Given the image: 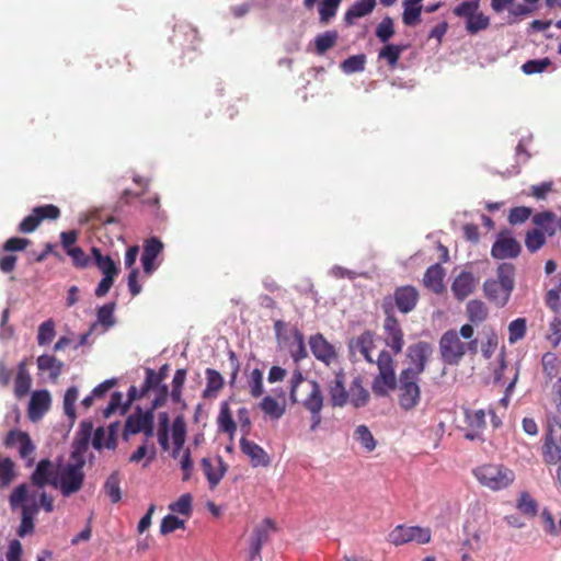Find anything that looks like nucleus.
Instances as JSON below:
<instances>
[{"instance_id": "34", "label": "nucleus", "mask_w": 561, "mask_h": 561, "mask_svg": "<svg viewBox=\"0 0 561 561\" xmlns=\"http://www.w3.org/2000/svg\"><path fill=\"white\" fill-rule=\"evenodd\" d=\"M294 341L289 344L288 351L296 364H299L302 359L308 356V352L305 345V336L298 329L291 331Z\"/></svg>"}, {"instance_id": "10", "label": "nucleus", "mask_w": 561, "mask_h": 561, "mask_svg": "<svg viewBox=\"0 0 561 561\" xmlns=\"http://www.w3.org/2000/svg\"><path fill=\"white\" fill-rule=\"evenodd\" d=\"M432 533L430 528L420 526H397L388 536L389 542L394 546H402L415 541L419 545H425L431 541Z\"/></svg>"}, {"instance_id": "7", "label": "nucleus", "mask_w": 561, "mask_h": 561, "mask_svg": "<svg viewBox=\"0 0 561 561\" xmlns=\"http://www.w3.org/2000/svg\"><path fill=\"white\" fill-rule=\"evenodd\" d=\"M420 376L410 369H402L398 378V403L404 411L414 410L421 401Z\"/></svg>"}, {"instance_id": "16", "label": "nucleus", "mask_w": 561, "mask_h": 561, "mask_svg": "<svg viewBox=\"0 0 561 561\" xmlns=\"http://www.w3.org/2000/svg\"><path fill=\"white\" fill-rule=\"evenodd\" d=\"M419 291L411 285L400 286L396 288L392 296L385 297L383 299H390L392 309L394 306L402 313L411 312L419 301Z\"/></svg>"}, {"instance_id": "45", "label": "nucleus", "mask_w": 561, "mask_h": 561, "mask_svg": "<svg viewBox=\"0 0 561 561\" xmlns=\"http://www.w3.org/2000/svg\"><path fill=\"white\" fill-rule=\"evenodd\" d=\"M159 425H158V442L163 450H168L169 445V426H170V417L167 412H160L158 415Z\"/></svg>"}, {"instance_id": "40", "label": "nucleus", "mask_w": 561, "mask_h": 561, "mask_svg": "<svg viewBox=\"0 0 561 561\" xmlns=\"http://www.w3.org/2000/svg\"><path fill=\"white\" fill-rule=\"evenodd\" d=\"M261 410L273 420L280 419L285 411V403H279L276 399L271 396H266L260 403Z\"/></svg>"}, {"instance_id": "62", "label": "nucleus", "mask_w": 561, "mask_h": 561, "mask_svg": "<svg viewBox=\"0 0 561 561\" xmlns=\"http://www.w3.org/2000/svg\"><path fill=\"white\" fill-rule=\"evenodd\" d=\"M55 336V323L51 319L43 322L38 328L37 342L39 345H46Z\"/></svg>"}, {"instance_id": "30", "label": "nucleus", "mask_w": 561, "mask_h": 561, "mask_svg": "<svg viewBox=\"0 0 561 561\" xmlns=\"http://www.w3.org/2000/svg\"><path fill=\"white\" fill-rule=\"evenodd\" d=\"M32 385V378L26 367V362L22 360L18 365V373L14 380V394L21 399L25 397Z\"/></svg>"}, {"instance_id": "49", "label": "nucleus", "mask_w": 561, "mask_h": 561, "mask_svg": "<svg viewBox=\"0 0 561 561\" xmlns=\"http://www.w3.org/2000/svg\"><path fill=\"white\" fill-rule=\"evenodd\" d=\"M517 508L528 517H535L538 513V504L529 493L523 492L517 501Z\"/></svg>"}, {"instance_id": "3", "label": "nucleus", "mask_w": 561, "mask_h": 561, "mask_svg": "<svg viewBox=\"0 0 561 561\" xmlns=\"http://www.w3.org/2000/svg\"><path fill=\"white\" fill-rule=\"evenodd\" d=\"M442 360L449 366H458L466 354L474 356L478 353V340L463 342L455 330L446 331L439 339Z\"/></svg>"}, {"instance_id": "36", "label": "nucleus", "mask_w": 561, "mask_h": 561, "mask_svg": "<svg viewBox=\"0 0 561 561\" xmlns=\"http://www.w3.org/2000/svg\"><path fill=\"white\" fill-rule=\"evenodd\" d=\"M423 0H404L402 21L408 26H414L420 22Z\"/></svg>"}, {"instance_id": "6", "label": "nucleus", "mask_w": 561, "mask_h": 561, "mask_svg": "<svg viewBox=\"0 0 561 561\" xmlns=\"http://www.w3.org/2000/svg\"><path fill=\"white\" fill-rule=\"evenodd\" d=\"M376 364L378 375L373 380L371 390L377 397H387L398 385L394 373V362L387 351H381Z\"/></svg>"}, {"instance_id": "35", "label": "nucleus", "mask_w": 561, "mask_h": 561, "mask_svg": "<svg viewBox=\"0 0 561 561\" xmlns=\"http://www.w3.org/2000/svg\"><path fill=\"white\" fill-rule=\"evenodd\" d=\"M405 48L404 45L385 44L378 53V59L386 60L389 68L394 69Z\"/></svg>"}, {"instance_id": "64", "label": "nucleus", "mask_w": 561, "mask_h": 561, "mask_svg": "<svg viewBox=\"0 0 561 561\" xmlns=\"http://www.w3.org/2000/svg\"><path fill=\"white\" fill-rule=\"evenodd\" d=\"M114 308L115 304H106L99 308L98 310V322L101 323L104 328H110L114 324Z\"/></svg>"}, {"instance_id": "12", "label": "nucleus", "mask_w": 561, "mask_h": 561, "mask_svg": "<svg viewBox=\"0 0 561 561\" xmlns=\"http://www.w3.org/2000/svg\"><path fill=\"white\" fill-rule=\"evenodd\" d=\"M59 216L60 209L53 204L37 206L19 224L18 231L31 233L37 229L43 220H56Z\"/></svg>"}, {"instance_id": "18", "label": "nucleus", "mask_w": 561, "mask_h": 561, "mask_svg": "<svg viewBox=\"0 0 561 561\" xmlns=\"http://www.w3.org/2000/svg\"><path fill=\"white\" fill-rule=\"evenodd\" d=\"M59 465H54L49 459L38 461L31 476V482L37 488L51 485L55 488Z\"/></svg>"}, {"instance_id": "21", "label": "nucleus", "mask_w": 561, "mask_h": 561, "mask_svg": "<svg viewBox=\"0 0 561 561\" xmlns=\"http://www.w3.org/2000/svg\"><path fill=\"white\" fill-rule=\"evenodd\" d=\"M328 391L333 407H344L348 402V391L345 388V373L342 368L334 373V379L330 381Z\"/></svg>"}, {"instance_id": "37", "label": "nucleus", "mask_w": 561, "mask_h": 561, "mask_svg": "<svg viewBox=\"0 0 561 561\" xmlns=\"http://www.w3.org/2000/svg\"><path fill=\"white\" fill-rule=\"evenodd\" d=\"M37 367L39 370L49 371V377L53 380H56L62 371L64 363L57 359L55 356L41 355L37 358Z\"/></svg>"}, {"instance_id": "31", "label": "nucleus", "mask_w": 561, "mask_h": 561, "mask_svg": "<svg viewBox=\"0 0 561 561\" xmlns=\"http://www.w3.org/2000/svg\"><path fill=\"white\" fill-rule=\"evenodd\" d=\"M369 392L364 388L360 377H355L348 390V401L355 408L365 407L369 401Z\"/></svg>"}, {"instance_id": "15", "label": "nucleus", "mask_w": 561, "mask_h": 561, "mask_svg": "<svg viewBox=\"0 0 561 561\" xmlns=\"http://www.w3.org/2000/svg\"><path fill=\"white\" fill-rule=\"evenodd\" d=\"M309 346L312 355L319 362L331 366L339 359L336 347L331 344L322 333H316L309 337Z\"/></svg>"}, {"instance_id": "9", "label": "nucleus", "mask_w": 561, "mask_h": 561, "mask_svg": "<svg viewBox=\"0 0 561 561\" xmlns=\"http://www.w3.org/2000/svg\"><path fill=\"white\" fill-rule=\"evenodd\" d=\"M382 310L386 314L383 322V329L386 333L385 342L387 346H389L391 351L397 355L401 353L404 345L403 331L398 319L392 313L390 299H383Z\"/></svg>"}, {"instance_id": "38", "label": "nucleus", "mask_w": 561, "mask_h": 561, "mask_svg": "<svg viewBox=\"0 0 561 561\" xmlns=\"http://www.w3.org/2000/svg\"><path fill=\"white\" fill-rule=\"evenodd\" d=\"M37 506L36 504L32 505H22V520L21 525L18 529V535L20 537H24L27 534L33 533L34 530V515L37 513Z\"/></svg>"}, {"instance_id": "27", "label": "nucleus", "mask_w": 561, "mask_h": 561, "mask_svg": "<svg viewBox=\"0 0 561 561\" xmlns=\"http://www.w3.org/2000/svg\"><path fill=\"white\" fill-rule=\"evenodd\" d=\"M445 271L440 264L430 266L423 277L424 286L435 294H442L445 290L444 285Z\"/></svg>"}, {"instance_id": "43", "label": "nucleus", "mask_w": 561, "mask_h": 561, "mask_svg": "<svg viewBox=\"0 0 561 561\" xmlns=\"http://www.w3.org/2000/svg\"><path fill=\"white\" fill-rule=\"evenodd\" d=\"M15 465L9 457L0 456V488H8L15 478Z\"/></svg>"}, {"instance_id": "13", "label": "nucleus", "mask_w": 561, "mask_h": 561, "mask_svg": "<svg viewBox=\"0 0 561 561\" xmlns=\"http://www.w3.org/2000/svg\"><path fill=\"white\" fill-rule=\"evenodd\" d=\"M277 527L273 519L264 518L257 524L249 540L250 561H261V550L264 543L270 540L272 534L276 533Z\"/></svg>"}, {"instance_id": "56", "label": "nucleus", "mask_w": 561, "mask_h": 561, "mask_svg": "<svg viewBox=\"0 0 561 561\" xmlns=\"http://www.w3.org/2000/svg\"><path fill=\"white\" fill-rule=\"evenodd\" d=\"M394 35L393 20L390 16H386L376 27L377 38L385 44H388L390 38Z\"/></svg>"}, {"instance_id": "4", "label": "nucleus", "mask_w": 561, "mask_h": 561, "mask_svg": "<svg viewBox=\"0 0 561 561\" xmlns=\"http://www.w3.org/2000/svg\"><path fill=\"white\" fill-rule=\"evenodd\" d=\"M73 462L59 465L55 488L59 489L64 496L78 492L84 481L83 466L85 463L78 450L71 454Z\"/></svg>"}, {"instance_id": "2", "label": "nucleus", "mask_w": 561, "mask_h": 561, "mask_svg": "<svg viewBox=\"0 0 561 561\" xmlns=\"http://www.w3.org/2000/svg\"><path fill=\"white\" fill-rule=\"evenodd\" d=\"M516 268L512 263H501L496 268V278L483 283V293L488 300L499 308L507 305L515 287Z\"/></svg>"}, {"instance_id": "29", "label": "nucleus", "mask_w": 561, "mask_h": 561, "mask_svg": "<svg viewBox=\"0 0 561 561\" xmlns=\"http://www.w3.org/2000/svg\"><path fill=\"white\" fill-rule=\"evenodd\" d=\"M206 375V387L203 390L204 399H215L217 398L219 391L224 388L225 380L224 377L214 368H207L205 370Z\"/></svg>"}, {"instance_id": "58", "label": "nucleus", "mask_w": 561, "mask_h": 561, "mask_svg": "<svg viewBox=\"0 0 561 561\" xmlns=\"http://www.w3.org/2000/svg\"><path fill=\"white\" fill-rule=\"evenodd\" d=\"M77 400L78 389L76 387L68 388L64 397V411L71 422L76 420L75 403Z\"/></svg>"}, {"instance_id": "59", "label": "nucleus", "mask_w": 561, "mask_h": 561, "mask_svg": "<svg viewBox=\"0 0 561 561\" xmlns=\"http://www.w3.org/2000/svg\"><path fill=\"white\" fill-rule=\"evenodd\" d=\"M534 11V8L522 4V3H515L511 4L508 9V23L514 24L519 22L523 18L531 14Z\"/></svg>"}, {"instance_id": "57", "label": "nucleus", "mask_w": 561, "mask_h": 561, "mask_svg": "<svg viewBox=\"0 0 561 561\" xmlns=\"http://www.w3.org/2000/svg\"><path fill=\"white\" fill-rule=\"evenodd\" d=\"M526 334V320L524 318H517L513 320L508 325V341L511 344L522 340Z\"/></svg>"}, {"instance_id": "22", "label": "nucleus", "mask_w": 561, "mask_h": 561, "mask_svg": "<svg viewBox=\"0 0 561 561\" xmlns=\"http://www.w3.org/2000/svg\"><path fill=\"white\" fill-rule=\"evenodd\" d=\"M51 403L50 394L47 390H36L32 393L28 403V417L32 421L41 420L49 410Z\"/></svg>"}, {"instance_id": "17", "label": "nucleus", "mask_w": 561, "mask_h": 561, "mask_svg": "<svg viewBox=\"0 0 561 561\" xmlns=\"http://www.w3.org/2000/svg\"><path fill=\"white\" fill-rule=\"evenodd\" d=\"M19 444V455L26 461V466L30 467L34 462L33 454L35 451V445L33 444L30 435L26 432L19 430H11L4 439L5 447H13Z\"/></svg>"}, {"instance_id": "24", "label": "nucleus", "mask_w": 561, "mask_h": 561, "mask_svg": "<svg viewBox=\"0 0 561 561\" xmlns=\"http://www.w3.org/2000/svg\"><path fill=\"white\" fill-rule=\"evenodd\" d=\"M216 461V467H214L209 458H203L201 462L210 490H214L219 484L228 470V465L224 461L222 457L218 456Z\"/></svg>"}, {"instance_id": "46", "label": "nucleus", "mask_w": 561, "mask_h": 561, "mask_svg": "<svg viewBox=\"0 0 561 561\" xmlns=\"http://www.w3.org/2000/svg\"><path fill=\"white\" fill-rule=\"evenodd\" d=\"M172 438L176 449H182L186 439V423L183 415H178L173 421Z\"/></svg>"}, {"instance_id": "55", "label": "nucleus", "mask_w": 561, "mask_h": 561, "mask_svg": "<svg viewBox=\"0 0 561 561\" xmlns=\"http://www.w3.org/2000/svg\"><path fill=\"white\" fill-rule=\"evenodd\" d=\"M546 243V237L539 229L529 230L525 237V245L531 253L538 251Z\"/></svg>"}, {"instance_id": "61", "label": "nucleus", "mask_w": 561, "mask_h": 561, "mask_svg": "<svg viewBox=\"0 0 561 561\" xmlns=\"http://www.w3.org/2000/svg\"><path fill=\"white\" fill-rule=\"evenodd\" d=\"M185 522L178 516L170 514L162 518L160 525V533L163 535L170 534L176 529H184Z\"/></svg>"}, {"instance_id": "26", "label": "nucleus", "mask_w": 561, "mask_h": 561, "mask_svg": "<svg viewBox=\"0 0 561 561\" xmlns=\"http://www.w3.org/2000/svg\"><path fill=\"white\" fill-rule=\"evenodd\" d=\"M148 422H153L152 409L142 412L141 409L138 408L135 413L127 417L124 427V436L126 437L128 434L135 435L141 433Z\"/></svg>"}, {"instance_id": "63", "label": "nucleus", "mask_w": 561, "mask_h": 561, "mask_svg": "<svg viewBox=\"0 0 561 561\" xmlns=\"http://www.w3.org/2000/svg\"><path fill=\"white\" fill-rule=\"evenodd\" d=\"M479 7V0H466L454 9V13L457 16L466 18L468 21L476 12H478Z\"/></svg>"}, {"instance_id": "50", "label": "nucleus", "mask_w": 561, "mask_h": 561, "mask_svg": "<svg viewBox=\"0 0 561 561\" xmlns=\"http://www.w3.org/2000/svg\"><path fill=\"white\" fill-rule=\"evenodd\" d=\"M337 41V33L332 32H324L320 35H318L314 39L316 50L317 54L323 55L327 50L332 48Z\"/></svg>"}, {"instance_id": "19", "label": "nucleus", "mask_w": 561, "mask_h": 561, "mask_svg": "<svg viewBox=\"0 0 561 561\" xmlns=\"http://www.w3.org/2000/svg\"><path fill=\"white\" fill-rule=\"evenodd\" d=\"M408 351V357L413 366L408 367L407 369H410L415 375L421 376V374L424 373L428 358L433 353L432 345L427 342L420 341L411 345Z\"/></svg>"}, {"instance_id": "47", "label": "nucleus", "mask_w": 561, "mask_h": 561, "mask_svg": "<svg viewBox=\"0 0 561 561\" xmlns=\"http://www.w3.org/2000/svg\"><path fill=\"white\" fill-rule=\"evenodd\" d=\"M354 438L360 443L367 453L376 448V440L366 425H358L354 432Z\"/></svg>"}, {"instance_id": "41", "label": "nucleus", "mask_w": 561, "mask_h": 561, "mask_svg": "<svg viewBox=\"0 0 561 561\" xmlns=\"http://www.w3.org/2000/svg\"><path fill=\"white\" fill-rule=\"evenodd\" d=\"M121 479H119V473L117 471H114L113 473H111L104 485H103V489H104V492L105 494L110 497L111 502L112 503H118L122 499V491H121Z\"/></svg>"}, {"instance_id": "39", "label": "nucleus", "mask_w": 561, "mask_h": 561, "mask_svg": "<svg viewBox=\"0 0 561 561\" xmlns=\"http://www.w3.org/2000/svg\"><path fill=\"white\" fill-rule=\"evenodd\" d=\"M91 252L94 257V263L96 267L103 273V275L118 274V267L116 266L115 262L111 259L110 255H103L100 249L98 248H92Z\"/></svg>"}, {"instance_id": "14", "label": "nucleus", "mask_w": 561, "mask_h": 561, "mask_svg": "<svg viewBox=\"0 0 561 561\" xmlns=\"http://www.w3.org/2000/svg\"><path fill=\"white\" fill-rule=\"evenodd\" d=\"M522 252L520 243L507 229L497 233L491 248V255L496 260L516 259Z\"/></svg>"}, {"instance_id": "51", "label": "nucleus", "mask_w": 561, "mask_h": 561, "mask_svg": "<svg viewBox=\"0 0 561 561\" xmlns=\"http://www.w3.org/2000/svg\"><path fill=\"white\" fill-rule=\"evenodd\" d=\"M192 502L193 497L190 493L182 494L178 501L171 503L169 505V510L172 513H178L181 515H184L186 517H190L192 515Z\"/></svg>"}, {"instance_id": "32", "label": "nucleus", "mask_w": 561, "mask_h": 561, "mask_svg": "<svg viewBox=\"0 0 561 561\" xmlns=\"http://www.w3.org/2000/svg\"><path fill=\"white\" fill-rule=\"evenodd\" d=\"M217 425L220 432L229 434L230 436H233L237 431V424L232 419V413L227 401L220 403Z\"/></svg>"}, {"instance_id": "54", "label": "nucleus", "mask_w": 561, "mask_h": 561, "mask_svg": "<svg viewBox=\"0 0 561 561\" xmlns=\"http://www.w3.org/2000/svg\"><path fill=\"white\" fill-rule=\"evenodd\" d=\"M248 385L250 393L253 398H259L263 394V373L259 368H254L248 376Z\"/></svg>"}, {"instance_id": "52", "label": "nucleus", "mask_w": 561, "mask_h": 561, "mask_svg": "<svg viewBox=\"0 0 561 561\" xmlns=\"http://www.w3.org/2000/svg\"><path fill=\"white\" fill-rule=\"evenodd\" d=\"M554 220L556 215L549 210L540 211L533 216V222L536 226L541 227L549 236H553L556 233V230L552 227Z\"/></svg>"}, {"instance_id": "23", "label": "nucleus", "mask_w": 561, "mask_h": 561, "mask_svg": "<svg viewBox=\"0 0 561 561\" xmlns=\"http://www.w3.org/2000/svg\"><path fill=\"white\" fill-rule=\"evenodd\" d=\"M240 449L250 458L252 467H267L271 462L267 453L260 445L244 436L240 439Z\"/></svg>"}, {"instance_id": "44", "label": "nucleus", "mask_w": 561, "mask_h": 561, "mask_svg": "<svg viewBox=\"0 0 561 561\" xmlns=\"http://www.w3.org/2000/svg\"><path fill=\"white\" fill-rule=\"evenodd\" d=\"M342 0H321L319 4V19L322 24H328L337 12Z\"/></svg>"}, {"instance_id": "48", "label": "nucleus", "mask_w": 561, "mask_h": 561, "mask_svg": "<svg viewBox=\"0 0 561 561\" xmlns=\"http://www.w3.org/2000/svg\"><path fill=\"white\" fill-rule=\"evenodd\" d=\"M366 56L364 54L353 55L346 58L341 64V69L344 73L351 75L360 72L365 69Z\"/></svg>"}, {"instance_id": "20", "label": "nucleus", "mask_w": 561, "mask_h": 561, "mask_svg": "<svg viewBox=\"0 0 561 561\" xmlns=\"http://www.w3.org/2000/svg\"><path fill=\"white\" fill-rule=\"evenodd\" d=\"M479 278L469 271H461L454 279L451 284V293L454 297L462 301L469 297L476 289Z\"/></svg>"}, {"instance_id": "28", "label": "nucleus", "mask_w": 561, "mask_h": 561, "mask_svg": "<svg viewBox=\"0 0 561 561\" xmlns=\"http://www.w3.org/2000/svg\"><path fill=\"white\" fill-rule=\"evenodd\" d=\"M376 7V0H355L344 15V22L351 26L354 21L370 14Z\"/></svg>"}, {"instance_id": "8", "label": "nucleus", "mask_w": 561, "mask_h": 561, "mask_svg": "<svg viewBox=\"0 0 561 561\" xmlns=\"http://www.w3.org/2000/svg\"><path fill=\"white\" fill-rule=\"evenodd\" d=\"M541 455L547 466L558 463L561 458V422L556 417L548 421Z\"/></svg>"}, {"instance_id": "53", "label": "nucleus", "mask_w": 561, "mask_h": 561, "mask_svg": "<svg viewBox=\"0 0 561 561\" xmlns=\"http://www.w3.org/2000/svg\"><path fill=\"white\" fill-rule=\"evenodd\" d=\"M490 19L482 12H476L466 23V30L469 34H477L480 31L488 28Z\"/></svg>"}, {"instance_id": "1", "label": "nucleus", "mask_w": 561, "mask_h": 561, "mask_svg": "<svg viewBox=\"0 0 561 561\" xmlns=\"http://www.w3.org/2000/svg\"><path fill=\"white\" fill-rule=\"evenodd\" d=\"M289 398L293 403H301L311 413V431L321 423V410L323 408V394L318 381L307 379L297 368L289 380Z\"/></svg>"}, {"instance_id": "42", "label": "nucleus", "mask_w": 561, "mask_h": 561, "mask_svg": "<svg viewBox=\"0 0 561 561\" xmlns=\"http://www.w3.org/2000/svg\"><path fill=\"white\" fill-rule=\"evenodd\" d=\"M541 364L543 374L549 380L557 377L561 365V360L558 358L557 354L552 352L545 353L541 358Z\"/></svg>"}, {"instance_id": "33", "label": "nucleus", "mask_w": 561, "mask_h": 561, "mask_svg": "<svg viewBox=\"0 0 561 561\" xmlns=\"http://www.w3.org/2000/svg\"><path fill=\"white\" fill-rule=\"evenodd\" d=\"M466 312L469 321L472 324H480L484 322L489 316V309L482 300H470L466 306Z\"/></svg>"}, {"instance_id": "25", "label": "nucleus", "mask_w": 561, "mask_h": 561, "mask_svg": "<svg viewBox=\"0 0 561 561\" xmlns=\"http://www.w3.org/2000/svg\"><path fill=\"white\" fill-rule=\"evenodd\" d=\"M466 419L468 431L465 437L470 440L482 439V433L485 428V412L483 410L467 411Z\"/></svg>"}, {"instance_id": "60", "label": "nucleus", "mask_w": 561, "mask_h": 561, "mask_svg": "<svg viewBox=\"0 0 561 561\" xmlns=\"http://www.w3.org/2000/svg\"><path fill=\"white\" fill-rule=\"evenodd\" d=\"M551 65L548 57L542 59H531L523 64L522 70L525 75H535L545 71Z\"/></svg>"}, {"instance_id": "5", "label": "nucleus", "mask_w": 561, "mask_h": 561, "mask_svg": "<svg viewBox=\"0 0 561 561\" xmlns=\"http://www.w3.org/2000/svg\"><path fill=\"white\" fill-rule=\"evenodd\" d=\"M473 476L482 486L491 491L507 489L515 480L514 471L502 463L479 466L473 470Z\"/></svg>"}, {"instance_id": "11", "label": "nucleus", "mask_w": 561, "mask_h": 561, "mask_svg": "<svg viewBox=\"0 0 561 561\" xmlns=\"http://www.w3.org/2000/svg\"><path fill=\"white\" fill-rule=\"evenodd\" d=\"M376 348L375 334L371 331H364L348 342L350 358L357 362L360 358L369 364L376 363L373 358V352Z\"/></svg>"}]
</instances>
